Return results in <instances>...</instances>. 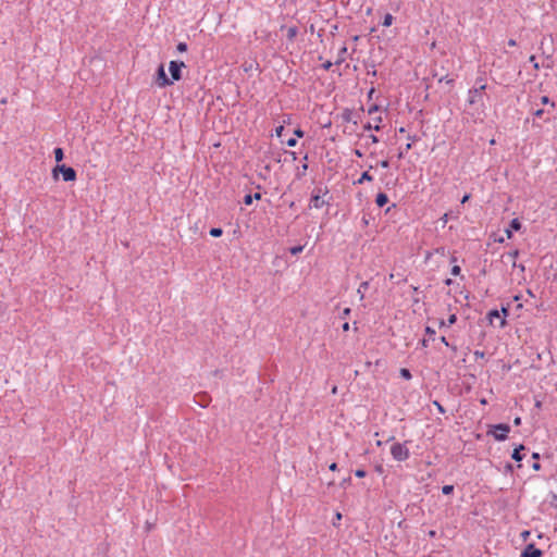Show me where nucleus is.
Listing matches in <instances>:
<instances>
[{
    "label": "nucleus",
    "mask_w": 557,
    "mask_h": 557,
    "mask_svg": "<svg viewBox=\"0 0 557 557\" xmlns=\"http://www.w3.org/2000/svg\"><path fill=\"white\" fill-rule=\"evenodd\" d=\"M521 422H522V420H521V418H520V417H516V418L513 419V424H515L516 426L520 425V424H521Z\"/></svg>",
    "instance_id": "61"
},
{
    "label": "nucleus",
    "mask_w": 557,
    "mask_h": 557,
    "mask_svg": "<svg viewBox=\"0 0 557 557\" xmlns=\"http://www.w3.org/2000/svg\"><path fill=\"white\" fill-rule=\"evenodd\" d=\"M209 234L212 237H221L223 235V230L221 227H212L210 228Z\"/></svg>",
    "instance_id": "27"
},
{
    "label": "nucleus",
    "mask_w": 557,
    "mask_h": 557,
    "mask_svg": "<svg viewBox=\"0 0 557 557\" xmlns=\"http://www.w3.org/2000/svg\"><path fill=\"white\" fill-rule=\"evenodd\" d=\"M513 466L511 463H506L505 466V472H509V473H512L513 472Z\"/></svg>",
    "instance_id": "52"
},
{
    "label": "nucleus",
    "mask_w": 557,
    "mask_h": 557,
    "mask_svg": "<svg viewBox=\"0 0 557 557\" xmlns=\"http://www.w3.org/2000/svg\"><path fill=\"white\" fill-rule=\"evenodd\" d=\"M284 131H285V126H284V125H278V126L275 128V135H276V137L282 138V137H283V135H284Z\"/></svg>",
    "instance_id": "35"
},
{
    "label": "nucleus",
    "mask_w": 557,
    "mask_h": 557,
    "mask_svg": "<svg viewBox=\"0 0 557 557\" xmlns=\"http://www.w3.org/2000/svg\"><path fill=\"white\" fill-rule=\"evenodd\" d=\"M399 374L405 380H411V377H412L410 370L407 368H401L399 371Z\"/></svg>",
    "instance_id": "28"
},
{
    "label": "nucleus",
    "mask_w": 557,
    "mask_h": 557,
    "mask_svg": "<svg viewBox=\"0 0 557 557\" xmlns=\"http://www.w3.org/2000/svg\"><path fill=\"white\" fill-rule=\"evenodd\" d=\"M53 154H54L57 164H60V162L64 159V150L61 147H55L53 149Z\"/></svg>",
    "instance_id": "21"
},
{
    "label": "nucleus",
    "mask_w": 557,
    "mask_h": 557,
    "mask_svg": "<svg viewBox=\"0 0 557 557\" xmlns=\"http://www.w3.org/2000/svg\"><path fill=\"white\" fill-rule=\"evenodd\" d=\"M394 16L391 13H386L383 17L382 25L384 27H389L393 24Z\"/></svg>",
    "instance_id": "24"
},
{
    "label": "nucleus",
    "mask_w": 557,
    "mask_h": 557,
    "mask_svg": "<svg viewBox=\"0 0 557 557\" xmlns=\"http://www.w3.org/2000/svg\"><path fill=\"white\" fill-rule=\"evenodd\" d=\"M529 61L532 63L533 65V69L535 71H539L540 70V64L536 62V58L534 54H532L530 58H529Z\"/></svg>",
    "instance_id": "38"
},
{
    "label": "nucleus",
    "mask_w": 557,
    "mask_h": 557,
    "mask_svg": "<svg viewBox=\"0 0 557 557\" xmlns=\"http://www.w3.org/2000/svg\"><path fill=\"white\" fill-rule=\"evenodd\" d=\"M294 135L298 138H302L305 136V132L300 127H297L294 129Z\"/></svg>",
    "instance_id": "43"
},
{
    "label": "nucleus",
    "mask_w": 557,
    "mask_h": 557,
    "mask_svg": "<svg viewBox=\"0 0 557 557\" xmlns=\"http://www.w3.org/2000/svg\"><path fill=\"white\" fill-rule=\"evenodd\" d=\"M329 469L331 471H337L338 470V466L336 462H332L330 466H329Z\"/></svg>",
    "instance_id": "57"
},
{
    "label": "nucleus",
    "mask_w": 557,
    "mask_h": 557,
    "mask_svg": "<svg viewBox=\"0 0 557 557\" xmlns=\"http://www.w3.org/2000/svg\"><path fill=\"white\" fill-rule=\"evenodd\" d=\"M354 154H355L356 157H358V158H362V157H363L362 151H361V150H359V149H355V150H354Z\"/></svg>",
    "instance_id": "60"
},
{
    "label": "nucleus",
    "mask_w": 557,
    "mask_h": 557,
    "mask_svg": "<svg viewBox=\"0 0 557 557\" xmlns=\"http://www.w3.org/2000/svg\"><path fill=\"white\" fill-rule=\"evenodd\" d=\"M519 253H520L519 249H515L512 251L507 252L506 257L511 259V261L513 262V260L516 261V259L518 258Z\"/></svg>",
    "instance_id": "30"
},
{
    "label": "nucleus",
    "mask_w": 557,
    "mask_h": 557,
    "mask_svg": "<svg viewBox=\"0 0 557 557\" xmlns=\"http://www.w3.org/2000/svg\"><path fill=\"white\" fill-rule=\"evenodd\" d=\"M512 268H518L521 272H524V270H525V267L522 263L518 264L515 260L512 263Z\"/></svg>",
    "instance_id": "51"
},
{
    "label": "nucleus",
    "mask_w": 557,
    "mask_h": 557,
    "mask_svg": "<svg viewBox=\"0 0 557 557\" xmlns=\"http://www.w3.org/2000/svg\"><path fill=\"white\" fill-rule=\"evenodd\" d=\"M550 506L557 508V495H553Z\"/></svg>",
    "instance_id": "55"
},
{
    "label": "nucleus",
    "mask_w": 557,
    "mask_h": 557,
    "mask_svg": "<svg viewBox=\"0 0 557 557\" xmlns=\"http://www.w3.org/2000/svg\"><path fill=\"white\" fill-rule=\"evenodd\" d=\"M542 555L543 552L534 543H529L522 549L520 557H542Z\"/></svg>",
    "instance_id": "8"
},
{
    "label": "nucleus",
    "mask_w": 557,
    "mask_h": 557,
    "mask_svg": "<svg viewBox=\"0 0 557 557\" xmlns=\"http://www.w3.org/2000/svg\"><path fill=\"white\" fill-rule=\"evenodd\" d=\"M369 139L371 140L372 144L379 143V137L374 134L369 135Z\"/></svg>",
    "instance_id": "54"
},
{
    "label": "nucleus",
    "mask_w": 557,
    "mask_h": 557,
    "mask_svg": "<svg viewBox=\"0 0 557 557\" xmlns=\"http://www.w3.org/2000/svg\"><path fill=\"white\" fill-rule=\"evenodd\" d=\"M369 282L368 281H364V282H361L358 289H357V293L360 295V300L364 299V292L369 288Z\"/></svg>",
    "instance_id": "22"
},
{
    "label": "nucleus",
    "mask_w": 557,
    "mask_h": 557,
    "mask_svg": "<svg viewBox=\"0 0 557 557\" xmlns=\"http://www.w3.org/2000/svg\"><path fill=\"white\" fill-rule=\"evenodd\" d=\"M329 194V188L325 187L324 189L322 188H315L313 189L312 194H311V198H310V202L312 203V206L317 209H320L322 208L325 203L329 205V201H325L323 199H321V196L322 195H326Z\"/></svg>",
    "instance_id": "7"
},
{
    "label": "nucleus",
    "mask_w": 557,
    "mask_h": 557,
    "mask_svg": "<svg viewBox=\"0 0 557 557\" xmlns=\"http://www.w3.org/2000/svg\"><path fill=\"white\" fill-rule=\"evenodd\" d=\"M486 87L487 85H479L469 89L467 99L468 106L475 108L476 110L481 109L484 111L486 108L484 98L488 99V96L485 92Z\"/></svg>",
    "instance_id": "1"
},
{
    "label": "nucleus",
    "mask_w": 557,
    "mask_h": 557,
    "mask_svg": "<svg viewBox=\"0 0 557 557\" xmlns=\"http://www.w3.org/2000/svg\"><path fill=\"white\" fill-rule=\"evenodd\" d=\"M408 139L410 140V143H408L406 146H404V148H399V150H398V153L396 156L398 160H401L405 158V153L408 152L412 148V144L418 141L419 137L417 135H409Z\"/></svg>",
    "instance_id": "10"
},
{
    "label": "nucleus",
    "mask_w": 557,
    "mask_h": 557,
    "mask_svg": "<svg viewBox=\"0 0 557 557\" xmlns=\"http://www.w3.org/2000/svg\"><path fill=\"white\" fill-rule=\"evenodd\" d=\"M285 144L288 146V147H295L297 145V138L296 137H290L288 138Z\"/></svg>",
    "instance_id": "42"
},
{
    "label": "nucleus",
    "mask_w": 557,
    "mask_h": 557,
    "mask_svg": "<svg viewBox=\"0 0 557 557\" xmlns=\"http://www.w3.org/2000/svg\"><path fill=\"white\" fill-rule=\"evenodd\" d=\"M457 322V315L455 313L450 314L446 321L441 320L440 321V327L443 326H451Z\"/></svg>",
    "instance_id": "18"
},
{
    "label": "nucleus",
    "mask_w": 557,
    "mask_h": 557,
    "mask_svg": "<svg viewBox=\"0 0 557 557\" xmlns=\"http://www.w3.org/2000/svg\"><path fill=\"white\" fill-rule=\"evenodd\" d=\"M59 174L62 175V180L64 182H74L77 178L76 170L72 166H69L66 164H57L52 169V175L54 180H58Z\"/></svg>",
    "instance_id": "2"
},
{
    "label": "nucleus",
    "mask_w": 557,
    "mask_h": 557,
    "mask_svg": "<svg viewBox=\"0 0 557 557\" xmlns=\"http://www.w3.org/2000/svg\"><path fill=\"white\" fill-rule=\"evenodd\" d=\"M195 399L201 408H207L211 401L210 395L206 392L197 394Z\"/></svg>",
    "instance_id": "11"
},
{
    "label": "nucleus",
    "mask_w": 557,
    "mask_h": 557,
    "mask_svg": "<svg viewBox=\"0 0 557 557\" xmlns=\"http://www.w3.org/2000/svg\"><path fill=\"white\" fill-rule=\"evenodd\" d=\"M532 458L534 459V463L532 465V469H533L534 471H540V470H541V468H542L541 463L539 462V460H540V458H541V457H540V454H539V453H535V451H534V453H532Z\"/></svg>",
    "instance_id": "23"
},
{
    "label": "nucleus",
    "mask_w": 557,
    "mask_h": 557,
    "mask_svg": "<svg viewBox=\"0 0 557 557\" xmlns=\"http://www.w3.org/2000/svg\"><path fill=\"white\" fill-rule=\"evenodd\" d=\"M530 535H531V531L530 530H524V531L521 532V537H522L523 541H527Z\"/></svg>",
    "instance_id": "48"
},
{
    "label": "nucleus",
    "mask_w": 557,
    "mask_h": 557,
    "mask_svg": "<svg viewBox=\"0 0 557 557\" xmlns=\"http://www.w3.org/2000/svg\"><path fill=\"white\" fill-rule=\"evenodd\" d=\"M433 405L437 408L440 413L444 414L446 412V409L443 407V405L440 401L434 400Z\"/></svg>",
    "instance_id": "40"
},
{
    "label": "nucleus",
    "mask_w": 557,
    "mask_h": 557,
    "mask_svg": "<svg viewBox=\"0 0 557 557\" xmlns=\"http://www.w3.org/2000/svg\"><path fill=\"white\" fill-rule=\"evenodd\" d=\"M186 65L181 60H173L169 63V72H170V79H173L174 82H178L183 78V69H185Z\"/></svg>",
    "instance_id": "6"
},
{
    "label": "nucleus",
    "mask_w": 557,
    "mask_h": 557,
    "mask_svg": "<svg viewBox=\"0 0 557 557\" xmlns=\"http://www.w3.org/2000/svg\"><path fill=\"white\" fill-rule=\"evenodd\" d=\"M379 164L383 168V169H387L389 168V161L388 160H382L379 162Z\"/></svg>",
    "instance_id": "53"
},
{
    "label": "nucleus",
    "mask_w": 557,
    "mask_h": 557,
    "mask_svg": "<svg viewBox=\"0 0 557 557\" xmlns=\"http://www.w3.org/2000/svg\"><path fill=\"white\" fill-rule=\"evenodd\" d=\"M527 447L523 445V444H519L518 446L515 447V449L512 450L511 453V458L517 461V462H520L523 460L524 458V454H522L523 450H525Z\"/></svg>",
    "instance_id": "13"
},
{
    "label": "nucleus",
    "mask_w": 557,
    "mask_h": 557,
    "mask_svg": "<svg viewBox=\"0 0 557 557\" xmlns=\"http://www.w3.org/2000/svg\"><path fill=\"white\" fill-rule=\"evenodd\" d=\"M355 475L359 479H362L367 475V471L364 469H357L355 471Z\"/></svg>",
    "instance_id": "41"
},
{
    "label": "nucleus",
    "mask_w": 557,
    "mask_h": 557,
    "mask_svg": "<svg viewBox=\"0 0 557 557\" xmlns=\"http://www.w3.org/2000/svg\"><path fill=\"white\" fill-rule=\"evenodd\" d=\"M454 490H455L454 485L447 484L442 487V493L444 495H451L454 493Z\"/></svg>",
    "instance_id": "29"
},
{
    "label": "nucleus",
    "mask_w": 557,
    "mask_h": 557,
    "mask_svg": "<svg viewBox=\"0 0 557 557\" xmlns=\"http://www.w3.org/2000/svg\"><path fill=\"white\" fill-rule=\"evenodd\" d=\"M500 318V312L497 309H492L487 312L486 319L488 320V323L492 325L494 322V319Z\"/></svg>",
    "instance_id": "19"
},
{
    "label": "nucleus",
    "mask_w": 557,
    "mask_h": 557,
    "mask_svg": "<svg viewBox=\"0 0 557 557\" xmlns=\"http://www.w3.org/2000/svg\"><path fill=\"white\" fill-rule=\"evenodd\" d=\"M375 203L379 208H383L388 203V196L385 193H377L375 196Z\"/></svg>",
    "instance_id": "16"
},
{
    "label": "nucleus",
    "mask_w": 557,
    "mask_h": 557,
    "mask_svg": "<svg viewBox=\"0 0 557 557\" xmlns=\"http://www.w3.org/2000/svg\"><path fill=\"white\" fill-rule=\"evenodd\" d=\"M544 113H545V110H544V109H537V110H535V111L533 112V115H534L535 117L541 119V117L544 115Z\"/></svg>",
    "instance_id": "46"
},
{
    "label": "nucleus",
    "mask_w": 557,
    "mask_h": 557,
    "mask_svg": "<svg viewBox=\"0 0 557 557\" xmlns=\"http://www.w3.org/2000/svg\"><path fill=\"white\" fill-rule=\"evenodd\" d=\"M375 121H376L377 123H381V122H382V117H381V116H379V117H376V119H375ZM372 129H374V131L379 132V131L381 129L380 124L371 125V123H370V122H368V123H366V124L363 125V131H372Z\"/></svg>",
    "instance_id": "20"
},
{
    "label": "nucleus",
    "mask_w": 557,
    "mask_h": 557,
    "mask_svg": "<svg viewBox=\"0 0 557 557\" xmlns=\"http://www.w3.org/2000/svg\"><path fill=\"white\" fill-rule=\"evenodd\" d=\"M420 345H421L422 347H428V345H429V339H426V338H422V339L420 341Z\"/></svg>",
    "instance_id": "62"
},
{
    "label": "nucleus",
    "mask_w": 557,
    "mask_h": 557,
    "mask_svg": "<svg viewBox=\"0 0 557 557\" xmlns=\"http://www.w3.org/2000/svg\"><path fill=\"white\" fill-rule=\"evenodd\" d=\"M333 64H334V63H333L332 61H329V60H327V61H325V62L321 65V67H322L323 70H325V71H329V70H331V67L333 66Z\"/></svg>",
    "instance_id": "45"
},
{
    "label": "nucleus",
    "mask_w": 557,
    "mask_h": 557,
    "mask_svg": "<svg viewBox=\"0 0 557 557\" xmlns=\"http://www.w3.org/2000/svg\"><path fill=\"white\" fill-rule=\"evenodd\" d=\"M509 308H510L509 302L506 305H502L500 312L503 314V318L500 319V322H499V327H502V329L507 325L506 318L509 315Z\"/></svg>",
    "instance_id": "15"
},
{
    "label": "nucleus",
    "mask_w": 557,
    "mask_h": 557,
    "mask_svg": "<svg viewBox=\"0 0 557 557\" xmlns=\"http://www.w3.org/2000/svg\"><path fill=\"white\" fill-rule=\"evenodd\" d=\"M379 111V106L377 104H372L369 109H368V113L369 114H373L374 112Z\"/></svg>",
    "instance_id": "49"
},
{
    "label": "nucleus",
    "mask_w": 557,
    "mask_h": 557,
    "mask_svg": "<svg viewBox=\"0 0 557 557\" xmlns=\"http://www.w3.org/2000/svg\"><path fill=\"white\" fill-rule=\"evenodd\" d=\"M541 103L542 104H550L552 108H555V102L552 101L548 96H542L541 97Z\"/></svg>",
    "instance_id": "33"
},
{
    "label": "nucleus",
    "mask_w": 557,
    "mask_h": 557,
    "mask_svg": "<svg viewBox=\"0 0 557 557\" xmlns=\"http://www.w3.org/2000/svg\"><path fill=\"white\" fill-rule=\"evenodd\" d=\"M435 334L436 332L434 329H432L431 326L425 327V335H428L429 338L434 339Z\"/></svg>",
    "instance_id": "36"
},
{
    "label": "nucleus",
    "mask_w": 557,
    "mask_h": 557,
    "mask_svg": "<svg viewBox=\"0 0 557 557\" xmlns=\"http://www.w3.org/2000/svg\"><path fill=\"white\" fill-rule=\"evenodd\" d=\"M471 195L470 194H466L462 199H461V203H465L467 202L469 199H470Z\"/></svg>",
    "instance_id": "64"
},
{
    "label": "nucleus",
    "mask_w": 557,
    "mask_h": 557,
    "mask_svg": "<svg viewBox=\"0 0 557 557\" xmlns=\"http://www.w3.org/2000/svg\"><path fill=\"white\" fill-rule=\"evenodd\" d=\"M522 227V223L518 218L512 219L509 222L508 227L505 230L506 236L508 239L512 238L513 232H519Z\"/></svg>",
    "instance_id": "9"
},
{
    "label": "nucleus",
    "mask_w": 557,
    "mask_h": 557,
    "mask_svg": "<svg viewBox=\"0 0 557 557\" xmlns=\"http://www.w3.org/2000/svg\"><path fill=\"white\" fill-rule=\"evenodd\" d=\"M305 246L304 245H297V246H293L290 247L288 250L289 252L293 255V256H297L299 255L300 252H302Z\"/></svg>",
    "instance_id": "26"
},
{
    "label": "nucleus",
    "mask_w": 557,
    "mask_h": 557,
    "mask_svg": "<svg viewBox=\"0 0 557 557\" xmlns=\"http://www.w3.org/2000/svg\"><path fill=\"white\" fill-rule=\"evenodd\" d=\"M350 325L348 322L343 323L342 329L344 332H347L349 330Z\"/></svg>",
    "instance_id": "63"
},
{
    "label": "nucleus",
    "mask_w": 557,
    "mask_h": 557,
    "mask_svg": "<svg viewBox=\"0 0 557 557\" xmlns=\"http://www.w3.org/2000/svg\"><path fill=\"white\" fill-rule=\"evenodd\" d=\"M450 273L454 276H458L461 273V268L459 265L455 264V265L451 267Z\"/></svg>",
    "instance_id": "34"
},
{
    "label": "nucleus",
    "mask_w": 557,
    "mask_h": 557,
    "mask_svg": "<svg viewBox=\"0 0 557 557\" xmlns=\"http://www.w3.org/2000/svg\"><path fill=\"white\" fill-rule=\"evenodd\" d=\"M346 52H347V47H346V46L342 47V49L339 50V53H338V58H337V60L334 62V64H336V65L342 64V63L344 62V60H345L344 54H345Z\"/></svg>",
    "instance_id": "25"
},
{
    "label": "nucleus",
    "mask_w": 557,
    "mask_h": 557,
    "mask_svg": "<svg viewBox=\"0 0 557 557\" xmlns=\"http://www.w3.org/2000/svg\"><path fill=\"white\" fill-rule=\"evenodd\" d=\"M176 50H177L180 53L186 52V51L188 50V46H187V44H186V42L181 41V42H178V44L176 45Z\"/></svg>",
    "instance_id": "31"
},
{
    "label": "nucleus",
    "mask_w": 557,
    "mask_h": 557,
    "mask_svg": "<svg viewBox=\"0 0 557 557\" xmlns=\"http://www.w3.org/2000/svg\"><path fill=\"white\" fill-rule=\"evenodd\" d=\"M351 313V309L350 308H345L341 314V318L342 319H346L349 314Z\"/></svg>",
    "instance_id": "47"
},
{
    "label": "nucleus",
    "mask_w": 557,
    "mask_h": 557,
    "mask_svg": "<svg viewBox=\"0 0 557 557\" xmlns=\"http://www.w3.org/2000/svg\"><path fill=\"white\" fill-rule=\"evenodd\" d=\"M252 194H247L244 196V199H243V202L246 205V206H250L252 203Z\"/></svg>",
    "instance_id": "39"
},
{
    "label": "nucleus",
    "mask_w": 557,
    "mask_h": 557,
    "mask_svg": "<svg viewBox=\"0 0 557 557\" xmlns=\"http://www.w3.org/2000/svg\"><path fill=\"white\" fill-rule=\"evenodd\" d=\"M153 83L160 88H165L173 85V79H170L165 73L164 63H160L158 65L153 76Z\"/></svg>",
    "instance_id": "5"
},
{
    "label": "nucleus",
    "mask_w": 557,
    "mask_h": 557,
    "mask_svg": "<svg viewBox=\"0 0 557 557\" xmlns=\"http://www.w3.org/2000/svg\"><path fill=\"white\" fill-rule=\"evenodd\" d=\"M473 355H474L475 360H478V359H484V358H485V352H484V351H481V350H475V351L473 352Z\"/></svg>",
    "instance_id": "44"
},
{
    "label": "nucleus",
    "mask_w": 557,
    "mask_h": 557,
    "mask_svg": "<svg viewBox=\"0 0 557 557\" xmlns=\"http://www.w3.org/2000/svg\"><path fill=\"white\" fill-rule=\"evenodd\" d=\"M411 441H406L405 443H394L391 447V455L396 461H405L410 457L409 448L406 446Z\"/></svg>",
    "instance_id": "4"
},
{
    "label": "nucleus",
    "mask_w": 557,
    "mask_h": 557,
    "mask_svg": "<svg viewBox=\"0 0 557 557\" xmlns=\"http://www.w3.org/2000/svg\"><path fill=\"white\" fill-rule=\"evenodd\" d=\"M510 430L511 428L507 423L492 424L488 426L487 435H492L497 442H504L508 438Z\"/></svg>",
    "instance_id": "3"
},
{
    "label": "nucleus",
    "mask_w": 557,
    "mask_h": 557,
    "mask_svg": "<svg viewBox=\"0 0 557 557\" xmlns=\"http://www.w3.org/2000/svg\"><path fill=\"white\" fill-rule=\"evenodd\" d=\"M350 484H351V478L348 476V478H345L342 480V482L339 483V486L343 488H347V486H349Z\"/></svg>",
    "instance_id": "37"
},
{
    "label": "nucleus",
    "mask_w": 557,
    "mask_h": 557,
    "mask_svg": "<svg viewBox=\"0 0 557 557\" xmlns=\"http://www.w3.org/2000/svg\"><path fill=\"white\" fill-rule=\"evenodd\" d=\"M281 29H282V30H283V29H286V32H287V33H286V36H287V39H288L289 41H294V40H295V38H296V37H297V35H298V27H297V26H295V25H294V26H288V27H287L286 25H282V26H281Z\"/></svg>",
    "instance_id": "14"
},
{
    "label": "nucleus",
    "mask_w": 557,
    "mask_h": 557,
    "mask_svg": "<svg viewBox=\"0 0 557 557\" xmlns=\"http://www.w3.org/2000/svg\"><path fill=\"white\" fill-rule=\"evenodd\" d=\"M261 197H262V194H261V193H259V191H258V193H255V194L252 195V200H260V199H261Z\"/></svg>",
    "instance_id": "59"
},
{
    "label": "nucleus",
    "mask_w": 557,
    "mask_h": 557,
    "mask_svg": "<svg viewBox=\"0 0 557 557\" xmlns=\"http://www.w3.org/2000/svg\"><path fill=\"white\" fill-rule=\"evenodd\" d=\"M373 181V176L370 174L369 171H364L361 176L354 182L355 185H361L366 182H372Z\"/></svg>",
    "instance_id": "17"
},
{
    "label": "nucleus",
    "mask_w": 557,
    "mask_h": 557,
    "mask_svg": "<svg viewBox=\"0 0 557 557\" xmlns=\"http://www.w3.org/2000/svg\"><path fill=\"white\" fill-rule=\"evenodd\" d=\"M435 253H438L441 256H445L446 253V249L445 247H437L435 250H434Z\"/></svg>",
    "instance_id": "50"
},
{
    "label": "nucleus",
    "mask_w": 557,
    "mask_h": 557,
    "mask_svg": "<svg viewBox=\"0 0 557 557\" xmlns=\"http://www.w3.org/2000/svg\"><path fill=\"white\" fill-rule=\"evenodd\" d=\"M438 82L442 83V82H445L447 85H450V86H454L455 84V79L454 78H448L447 75H443L438 78Z\"/></svg>",
    "instance_id": "32"
},
{
    "label": "nucleus",
    "mask_w": 557,
    "mask_h": 557,
    "mask_svg": "<svg viewBox=\"0 0 557 557\" xmlns=\"http://www.w3.org/2000/svg\"><path fill=\"white\" fill-rule=\"evenodd\" d=\"M479 85H486V84L484 83V78H483V77H478V78L475 79V85H474V86H479Z\"/></svg>",
    "instance_id": "56"
},
{
    "label": "nucleus",
    "mask_w": 557,
    "mask_h": 557,
    "mask_svg": "<svg viewBox=\"0 0 557 557\" xmlns=\"http://www.w3.org/2000/svg\"><path fill=\"white\" fill-rule=\"evenodd\" d=\"M441 220L443 221V224L445 225V224L448 222V220H449V214H448V213H445V214L441 218Z\"/></svg>",
    "instance_id": "58"
},
{
    "label": "nucleus",
    "mask_w": 557,
    "mask_h": 557,
    "mask_svg": "<svg viewBox=\"0 0 557 557\" xmlns=\"http://www.w3.org/2000/svg\"><path fill=\"white\" fill-rule=\"evenodd\" d=\"M341 117L343 122L345 123H352L354 126L358 125V121L354 120V112L352 110L345 108L341 114Z\"/></svg>",
    "instance_id": "12"
}]
</instances>
